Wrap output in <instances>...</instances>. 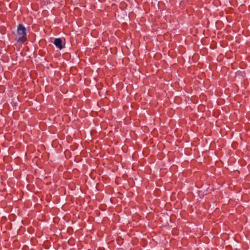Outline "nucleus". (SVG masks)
<instances>
[{"label": "nucleus", "instance_id": "nucleus-2", "mask_svg": "<svg viewBox=\"0 0 250 250\" xmlns=\"http://www.w3.org/2000/svg\"><path fill=\"white\" fill-rule=\"evenodd\" d=\"M54 44L59 49H62L63 47L62 43V40L61 38L55 39L54 42Z\"/></svg>", "mask_w": 250, "mask_h": 250}, {"label": "nucleus", "instance_id": "nucleus-1", "mask_svg": "<svg viewBox=\"0 0 250 250\" xmlns=\"http://www.w3.org/2000/svg\"><path fill=\"white\" fill-rule=\"evenodd\" d=\"M17 35L18 36V39L17 40L18 42L23 43L27 41L26 29L21 24L18 25Z\"/></svg>", "mask_w": 250, "mask_h": 250}]
</instances>
